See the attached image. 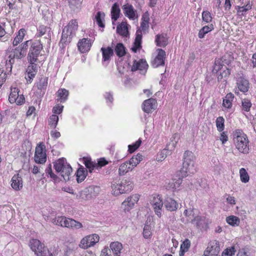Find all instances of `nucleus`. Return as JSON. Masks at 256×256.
I'll return each instance as SVG.
<instances>
[{
	"label": "nucleus",
	"instance_id": "55",
	"mask_svg": "<svg viewBox=\"0 0 256 256\" xmlns=\"http://www.w3.org/2000/svg\"><path fill=\"white\" fill-rule=\"evenodd\" d=\"M142 22H141L140 27L142 30H145L148 28L149 18L148 16L144 14L142 16Z\"/></svg>",
	"mask_w": 256,
	"mask_h": 256
},
{
	"label": "nucleus",
	"instance_id": "41",
	"mask_svg": "<svg viewBox=\"0 0 256 256\" xmlns=\"http://www.w3.org/2000/svg\"><path fill=\"white\" fill-rule=\"evenodd\" d=\"M18 89L16 88H12L11 92L9 96V101L10 103H14L16 102V98H18L19 94Z\"/></svg>",
	"mask_w": 256,
	"mask_h": 256
},
{
	"label": "nucleus",
	"instance_id": "24",
	"mask_svg": "<svg viewBox=\"0 0 256 256\" xmlns=\"http://www.w3.org/2000/svg\"><path fill=\"white\" fill-rule=\"evenodd\" d=\"M110 248L114 256H120L122 248V246L121 243L118 242H115L110 244Z\"/></svg>",
	"mask_w": 256,
	"mask_h": 256
},
{
	"label": "nucleus",
	"instance_id": "60",
	"mask_svg": "<svg viewBox=\"0 0 256 256\" xmlns=\"http://www.w3.org/2000/svg\"><path fill=\"white\" fill-rule=\"evenodd\" d=\"M224 70L222 72H220V74L218 76V80L222 79L223 78H226L230 74V70L227 67L224 66Z\"/></svg>",
	"mask_w": 256,
	"mask_h": 256
},
{
	"label": "nucleus",
	"instance_id": "28",
	"mask_svg": "<svg viewBox=\"0 0 256 256\" xmlns=\"http://www.w3.org/2000/svg\"><path fill=\"white\" fill-rule=\"evenodd\" d=\"M120 8L118 3H114L112 6L111 10L112 19L116 21L120 16Z\"/></svg>",
	"mask_w": 256,
	"mask_h": 256
},
{
	"label": "nucleus",
	"instance_id": "18",
	"mask_svg": "<svg viewBox=\"0 0 256 256\" xmlns=\"http://www.w3.org/2000/svg\"><path fill=\"white\" fill-rule=\"evenodd\" d=\"M11 182L12 187L16 190H20L22 188V179L19 174L14 175Z\"/></svg>",
	"mask_w": 256,
	"mask_h": 256
},
{
	"label": "nucleus",
	"instance_id": "44",
	"mask_svg": "<svg viewBox=\"0 0 256 256\" xmlns=\"http://www.w3.org/2000/svg\"><path fill=\"white\" fill-rule=\"evenodd\" d=\"M212 28H213L212 25H210V26H204L198 32V38H204V35L212 30Z\"/></svg>",
	"mask_w": 256,
	"mask_h": 256
},
{
	"label": "nucleus",
	"instance_id": "51",
	"mask_svg": "<svg viewBox=\"0 0 256 256\" xmlns=\"http://www.w3.org/2000/svg\"><path fill=\"white\" fill-rule=\"evenodd\" d=\"M79 198L83 200H88L92 198L88 188L84 189L80 192Z\"/></svg>",
	"mask_w": 256,
	"mask_h": 256
},
{
	"label": "nucleus",
	"instance_id": "48",
	"mask_svg": "<svg viewBox=\"0 0 256 256\" xmlns=\"http://www.w3.org/2000/svg\"><path fill=\"white\" fill-rule=\"evenodd\" d=\"M58 122V117L56 114L51 116L48 120V124L52 128H55Z\"/></svg>",
	"mask_w": 256,
	"mask_h": 256
},
{
	"label": "nucleus",
	"instance_id": "19",
	"mask_svg": "<svg viewBox=\"0 0 256 256\" xmlns=\"http://www.w3.org/2000/svg\"><path fill=\"white\" fill-rule=\"evenodd\" d=\"M91 46L90 40L85 38L80 40L78 44V50L82 53L88 51Z\"/></svg>",
	"mask_w": 256,
	"mask_h": 256
},
{
	"label": "nucleus",
	"instance_id": "23",
	"mask_svg": "<svg viewBox=\"0 0 256 256\" xmlns=\"http://www.w3.org/2000/svg\"><path fill=\"white\" fill-rule=\"evenodd\" d=\"M52 32L50 27L44 26H40L38 29L37 36L38 37H42L44 35L49 36L52 35Z\"/></svg>",
	"mask_w": 256,
	"mask_h": 256
},
{
	"label": "nucleus",
	"instance_id": "45",
	"mask_svg": "<svg viewBox=\"0 0 256 256\" xmlns=\"http://www.w3.org/2000/svg\"><path fill=\"white\" fill-rule=\"evenodd\" d=\"M226 220L229 224L232 226H238L240 222V219L234 216H230L227 217Z\"/></svg>",
	"mask_w": 256,
	"mask_h": 256
},
{
	"label": "nucleus",
	"instance_id": "32",
	"mask_svg": "<svg viewBox=\"0 0 256 256\" xmlns=\"http://www.w3.org/2000/svg\"><path fill=\"white\" fill-rule=\"evenodd\" d=\"M222 62L224 66L225 64L229 66L234 60L232 54L231 52L226 53L220 59Z\"/></svg>",
	"mask_w": 256,
	"mask_h": 256
},
{
	"label": "nucleus",
	"instance_id": "57",
	"mask_svg": "<svg viewBox=\"0 0 256 256\" xmlns=\"http://www.w3.org/2000/svg\"><path fill=\"white\" fill-rule=\"evenodd\" d=\"M142 143V140L139 139L137 140L134 144L132 145L128 146V150L130 153L133 152L134 150H136L140 145Z\"/></svg>",
	"mask_w": 256,
	"mask_h": 256
},
{
	"label": "nucleus",
	"instance_id": "29",
	"mask_svg": "<svg viewBox=\"0 0 256 256\" xmlns=\"http://www.w3.org/2000/svg\"><path fill=\"white\" fill-rule=\"evenodd\" d=\"M234 98V95L230 92L228 94L223 100L222 105L226 108H230L232 106V101L233 100Z\"/></svg>",
	"mask_w": 256,
	"mask_h": 256
},
{
	"label": "nucleus",
	"instance_id": "39",
	"mask_svg": "<svg viewBox=\"0 0 256 256\" xmlns=\"http://www.w3.org/2000/svg\"><path fill=\"white\" fill-rule=\"evenodd\" d=\"M252 8V5L250 3H248L246 6H236V9L237 10V14L238 16H244V13Z\"/></svg>",
	"mask_w": 256,
	"mask_h": 256
},
{
	"label": "nucleus",
	"instance_id": "11",
	"mask_svg": "<svg viewBox=\"0 0 256 256\" xmlns=\"http://www.w3.org/2000/svg\"><path fill=\"white\" fill-rule=\"evenodd\" d=\"M220 252L219 242L218 240H214L210 242L208 246L204 252L203 256H216Z\"/></svg>",
	"mask_w": 256,
	"mask_h": 256
},
{
	"label": "nucleus",
	"instance_id": "4",
	"mask_svg": "<svg viewBox=\"0 0 256 256\" xmlns=\"http://www.w3.org/2000/svg\"><path fill=\"white\" fill-rule=\"evenodd\" d=\"M78 27V22L74 20L70 22L68 25L64 27L62 30L60 43L66 44L70 42L72 35L74 34Z\"/></svg>",
	"mask_w": 256,
	"mask_h": 256
},
{
	"label": "nucleus",
	"instance_id": "9",
	"mask_svg": "<svg viewBox=\"0 0 256 256\" xmlns=\"http://www.w3.org/2000/svg\"><path fill=\"white\" fill-rule=\"evenodd\" d=\"M99 241V236L96 234H93L84 238L80 241V246L82 248L86 249L94 246Z\"/></svg>",
	"mask_w": 256,
	"mask_h": 256
},
{
	"label": "nucleus",
	"instance_id": "43",
	"mask_svg": "<svg viewBox=\"0 0 256 256\" xmlns=\"http://www.w3.org/2000/svg\"><path fill=\"white\" fill-rule=\"evenodd\" d=\"M68 96V91L64 88L60 89L58 92V96L59 98L60 102H65Z\"/></svg>",
	"mask_w": 256,
	"mask_h": 256
},
{
	"label": "nucleus",
	"instance_id": "34",
	"mask_svg": "<svg viewBox=\"0 0 256 256\" xmlns=\"http://www.w3.org/2000/svg\"><path fill=\"white\" fill-rule=\"evenodd\" d=\"M26 30L24 28H21L19 30L17 35L13 41V46H16L23 40L25 36Z\"/></svg>",
	"mask_w": 256,
	"mask_h": 256
},
{
	"label": "nucleus",
	"instance_id": "35",
	"mask_svg": "<svg viewBox=\"0 0 256 256\" xmlns=\"http://www.w3.org/2000/svg\"><path fill=\"white\" fill-rule=\"evenodd\" d=\"M191 222L196 225L198 228H202L206 224L205 218L199 216H196Z\"/></svg>",
	"mask_w": 256,
	"mask_h": 256
},
{
	"label": "nucleus",
	"instance_id": "38",
	"mask_svg": "<svg viewBox=\"0 0 256 256\" xmlns=\"http://www.w3.org/2000/svg\"><path fill=\"white\" fill-rule=\"evenodd\" d=\"M101 51L102 53V57L104 61L108 60L110 57L114 54L113 50L110 47H108L107 48H102Z\"/></svg>",
	"mask_w": 256,
	"mask_h": 256
},
{
	"label": "nucleus",
	"instance_id": "54",
	"mask_svg": "<svg viewBox=\"0 0 256 256\" xmlns=\"http://www.w3.org/2000/svg\"><path fill=\"white\" fill-rule=\"evenodd\" d=\"M224 120L222 116L218 117L216 120V126L219 132H222L224 129Z\"/></svg>",
	"mask_w": 256,
	"mask_h": 256
},
{
	"label": "nucleus",
	"instance_id": "36",
	"mask_svg": "<svg viewBox=\"0 0 256 256\" xmlns=\"http://www.w3.org/2000/svg\"><path fill=\"white\" fill-rule=\"evenodd\" d=\"M87 170L84 168H79L76 172V180L78 183L82 182L86 178Z\"/></svg>",
	"mask_w": 256,
	"mask_h": 256
},
{
	"label": "nucleus",
	"instance_id": "7",
	"mask_svg": "<svg viewBox=\"0 0 256 256\" xmlns=\"http://www.w3.org/2000/svg\"><path fill=\"white\" fill-rule=\"evenodd\" d=\"M46 160V147L42 142L39 144L36 148L34 154V160L36 162L43 164Z\"/></svg>",
	"mask_w": 256,
	"mask_h": 256
},
{
	"label": "nucleus",
	"instance_id": "59",
	"mask_svg": "<svg viewBox=\"0 0 256 256\" xmlns=\"http://www.w3.org/2000/svg\"><path fill=\"white\" fill-rule=\"evenodd\" d=\"M236 250L234 246L230 248H227L222 253V256H232L234 254Z\"/></svg>",
	"mask_w": 256,
	"mask_h": 256
},
{
	"label": "nucleus",
	"instance_id": "6",
	"mask_svg": "<svg viewBox=\"0 0 256 256\" xmlns=\"http://www.w3.org/2000/svg\"><path fill=\"white\" fill-rule=\"evenodd\" d=\"M42 48V44L41 41H37L32 44L28 55V59L30 64H34L37 60V58Z\"/></svg>",
	"mask_w": 256,
	"mask_h": 256
},
{
	"label": "nucleus",
	"instance_id": "16",
	"mask_svg": "<svg viewBox=\"0 0 256 256\" xmlns=\"http://www.w3.org/2000/svg\"><path fill=\"white\" fill-rule=\"evenodd\" d=\"M148 68V64L143 59L138 62H135L132 67V71L139 70L140 72L144 74Z\"/></svg>",
	"mask_w": 256,
	"mask_h": 256
},
{
	"label": "nucleus",
	"instance_id": "27",
	"mask_svg": "<svg viewBox=\"0 0 256 256\" xmlns=\"http://www.w3.org/2000/svg\"><path fill=\"white\" fill-rule=\"evenodd\" d=\"M69 218L64 216H58L52 220V222L56 225L66 227Z\"/></svg>",
	"mask_w": 256,
	"mask_h": 256
},
{
	"label": "nucleus",
	"instance_id": "50",
	"mask_svg": "<svg viewBox=\"0 0 256 256\" xmlns=\"http://www.w3.org/2000/svg\"><path fill=\"white\" fill-rule=\"evenodd\" d=\"M88 189L90 192V194L92 198L98 196L100 192V188L98 186H90L88 187Z\"/></svg>",
	"mask_w": 256,
	"mask_h": 256
},
{
	"label": "nucleus",
	"instance_id": "2",
	"mask_svg": "<svg viewBox=\"0 0 256 256\" xmlns=\"http://www.w3.org/2000/svg\"><path fill=\"white\" fill-rule=\"evenodd\" d=\"M30 44L31 42L30 40H27L15 48H8L6 54L8 56V58L10 59V62H13L15 58L21 59L24 58L26 56L28 44Z\"/></svg>",
	"mask_w": 256,
	"mask_h": 256
},
{
	"label": "nucleus",
	"instance_id": "22",
	"mask_svg": "<svg viewBox=\"0 0 256 256\" xmlns=\"http://www.w3.org/2000/svg\"><path fill=\"white\" fill-rule=\"evenodd\" d=\"M155 41L158 46H165L168 44V38L166 34H158Z\"/></svg>",
	"mask_w": 256,
	"mask_h": 256
},
{
	"label": "nucleus",
	"instance_id": "21",
	"mask_svg": "<svg viewBox=\"0 0 256 256\" xmlns=\"http://www.w3.org/2000/svg\"><path fill=\"white\" fill-rule=\"evenodd\" d=\"M156 100L154 98H149L144 101L143 103V110L146 113H150L152 110H154L156 106Z\"/></svg>",
	"mask_w": 256,
	"mask_h": 256
},
{
	"label": "nucleus",
	"instance_id": "5",
	"mask_svg": "<svg viewBox=\"0 0 256 256\" xmlns=\"http://www.w3.org/2000/svg\"><path fill=\"white\" fill-rule=\"evenodd\" d=\"M234 143L238 151L246 154L248 152V140L247 136L244 133L236 132L234 137Z\"/></svg>",
	"mask_w": 256,
	"mask_h": 256
},
{
	"label": "nucleus",
	"instance_id": "8",
	"mask_svg": "<svg viewBox=\"0 0 256 256\" xmlns=\"http://www.w3.org/2000/svg\"><path fill=\"white\" fill-rule=\"evenodd\" d=\"M30 246L32 250L38 256H44L46 254L48 250L44 248V244L37 239H32L30 242Z\"/></svg>",
	"mask_w": 256,
	"mask_h": 256
},
{
	"label": "nucleus",
	"instance_id": "30",
	"mask_svg": "<svg viewBox=\"0 0 256 256\" xmlns=\"http://www.w3.org/2000/svg\"><path fill=\"white\" fill-rule=\"evenodd\" d=\"M142 160V156L140 154L134 156L128 162L130 165L133 169Z\"/></svg>",
	"mask_w": 256,
	"mask_h": 256
},
{
	"label": "nucleus",
	"instance_id": "25",
	"mask_svg": "<svg viewBox=\"0 0 256 256\" xmlns=\"http://www.w3.org/2000/svg\"><path fill=\"white\" fill-rule=\"evenodd\" d=\"M142 36L140 31L136 32V37L134 43V46L132 48V50L134 52H136L138 49L141 48Z\"/></svg>",
	"mask_w": 256,
	"mask_h": 256
},
{
	"label": "nucleus",
	"instance_id": "26",
	"mask_svg": "<svg viewBox=\"0 0 256 256\" xmlns=\"http://www.w3.org/2000/svg\"><path fill=\"white\" fill-rule=\"evenodd\" d=\"M68 164L66 160L64 158H62L58 159L54 162V166L57 172H60L62 169L65 168L64 167H66V165Z\"/></svg>",
	"mask_w": 256,
	"mask_h": 256
},
{
	"label": "nucleus",
	"instance_id": "37",
	"mask_svg": "<svg viewBox=\"0 0 256 256\" xmlns=\"http://www.w3.org/2000/svg\"><path fill=\"white\" fill-rule=\"evenodd\" d=\"M117 32L121 36H126L128 34V30L126 24L124 22H122L118 25L116 28Z\"/></svg>",
	"mask_w": 256,
	"mask_h": 256
},
{
	"label": "nucleus",
	"instance_id": "10",
	"mask_svg": "<svg viewBox=\"0 0 256 256\" xmlns=\"http://www.w3.org/2000/svg\"><path fill=\"white\" fill-rule=\"evenodd\" d=\"M150 203L156 213L160 218L162 216V208L164 204L160 196H152L150 200Z\"/></svg>",
	"mask_w": 256,
	"mask_h": 256
},
{
	"label": "nucleus",
	"instance_id": "20",
	"mask_svg": "<svg viewBox=\"0 0 256 256\" xmlns=\"http://www.w3.org/2000/svg\"><path fill=\"white\" fill-rule=\"evenodd\" d=\"M164 206L166 209L170 212L175 211L178 209V204L171 198H166L164 201Z\"/></svg>",
	"mask_w": 256,
	"mask_h": 256
},
{
	"label": "nucleus",
	"instance_id": "42",
	"mask_svg": "<svg viewBox=\"0 0 256 256\" xmlns=\"http://www.w3.org/2000/svg\"><path fill=\"white\" fill-rule=\"evenodd\" d=\"M48 78L46 76H42L40 78L36 85L38 90H42L46 89L48 86Z\"/></svg>",
	"mask_w": 256,
	"mask_h": 256
},
{
	"label": "nucleus",
	"instance_id": "15",
	"mask_svg": "<svg viewBox=\"0 0 256 256\" xmlns=\"http://www.w3.org/2000/svg\"><path fill=\"white\" fill-rule=\"evenodd\" d=\"M158 54L152 62V66L154 68H158L160 66L164 64V59L166 58V52L162 49L158 50Z\"/></svg>",
	"mask_w": 256,
	"mask_h": 256
},
{
	"label": "nucleus",
	"instance_id": "49",
	"mask_svg": "<svg viewBox=\"0 0 256 256\" xmlns=\"http://www.w3.org/2000/svg\"><path fill=\"white\" fill-rule=\"evenodd\" d=\"M104 14L100 12H98L96 16V22L98 26L102 28H104V26L102 22V20L104 18Z\"/></svg>",
	"mask_w": 256,
	"mask_h": 256
},
{
	"label": "nucleus",
	"instance_id": "1",
	"mask_svg": "<svg viewBox=\"0 0 256 256\" xmlns=\"http://www.w3.org/2000/svg\"><path fill=\"white\" fill-rule=\"evenodd\" d=\"M196 157L193 152L186 150L184 154V162L180 172L182 176L188 175V173L194 174L196 172L194 160Z\"/></svg>",
	"mask_w": 256,
	"mask_h": 256
},
{
	"label": "nucleus",
	"instance_id": "17",
	"mask_svg": "<svg viewBox=\"0 0 256 256\" xmlns=\"http://www.w3.org/2000/svg\"><path fill=\"white\" fill-rule=\"evenodd\" d=\"M236 84L238 90L242 92H247L249 88L248 81L243 77L240 76L237 78Z\"/></svg>",
	"mask_w": 256,
	"mask_h": 256
},
{
	"label": "nucleus",
	"instance_id": "62",
	"mask_svg": "<svg viewBox=\"0 0 256 256\" xmlns=\"http://www.w3.org/2000/svg\"><path fill=\"white\" fill-rule=\"evenodd\" d=\"M151 234H152V232L150 230V228L149 226L146 224L144 228V231H143L144 236L146 238H148L151 236Z\"/></svg>",
	"mask_w": 256,
	"mask_h": 256
},
{
	"label": "nucleus",
	"instance_id": "13",
	"mask_svg": "<svg viewBox=\"0 0 256 256\" xmlns=\"http://www.w3.org/2000/svg\"><path fill=\"white\" fill-rule=\"evenodd\" d=\"M139 195L134 194L128 197L122 204L125 211L130 210L139 200Z\"/></svg>",
	"mask_w": 256,
	"mask_h": 256
},
{
	"label": "nucleus",
	"instance_id": "46",
	"mask_svg": "<svg viewBox=\"0 0 256 256\" xmlns=\"http://www.w3.org/2000/svg\"><path fill=\"white\" fill-rule=\"evenodd\" d=\"M115 52L119 57L124 56L126 53L124 45L122 43L118 44L115 48Z\"/></svg>",
	"mask_w": 256,
	"mask_h": 256
},
{
	"label": "nucleus",
	"instance_id": "61",
	"mask_svg": "<svg viewBox=\"0 0 256 256\" xmlns=\"http://www.w3.org/2000/svg\"><path fill=\"white\" fill-rule=\"evenodd\" d=\"M242 108L246 112H248L252 106L250 102L246 99H244L242 101Z\"/></svg>",
	"mask_w": 256,
	"mask_h": 256
},
{
	"label": "nucleus",
	"instance_id": "40",
	"mask_svg": "<svg viewBox=\"0 0 256 256\" xmlns=\"http://www.w3.org/2000/svg\"><path fill=\"white\" fill-rule=\"evenodd\" d=\"M65 168L62 169L60 172L62 176L66 181L70 180V176L72 172V168L68 164L66 165Z\"/></svg>",
	"mask_w": 256,
	"mask_h": 256
},
{
	"label": "nucleus",
	"instance_id": "33",
	"mask_svg": "<svg viewBox=\"0 0 256 256\" xmlns=\"http://www.w3.org/2000/svg\"><path fill=\"white\" fill-rule=\"evenodd\" d=\"M132 168L128 162H126L122 164L118 168V174L120 176H124L126 174L129 170H132Z\"/></svg>",
	"mask_w": 256,
	"mask_h": 256
},
{
	"label": "nucleus",
	"instance_id": "64",
	"mask_svg": "<svg viewBox=\"0 0 256 256\" xmlns=\"http://www.w3.org/2000/svg\"><path fill=\"white\" fill-rule=\"evenodd\" d=\"M26 72L28 74H36V65H33V64H31L30 66H29L26 68Z\"/></svg>",
	"mask_w": 256,
	"mask_h": 256
},
{
	"label": "nucleus",
	"instance_id": "3",
	"mask_svg": "<svg viewBox=\"0 0 256 256\" xmlns=\"http://www.w3.org/2000/svg\"><path fill=\"white\" fill-rule=\"evenodd\" d=\"M134 182L131 179H124L119 183L113 184L112 185V194L118 196L132 190L134 188Z\"/></svg>",
	"mask_w": 256,
	"mask_h": 256
},
{
	"label": "nucleus",
	"instance_id": "52",
	"mask_svg": "<svg viewBox=\"0 0 256 256\" xmlns=\"http://www.w3.org/2000/svg\"><path fill=\"white\" fill-rule=\"evenodd\" d=\"M184 215L186 216V221L192 222L194 220V210L192 209L186 210L184 212Z\"/></svg>",
	"mask_w": 256,
	"mask_h": 256
},
{
	"label": "nucleus",
	"instance_id": "58",
	"mask_svg": "<svg viewBox=\"0 0 256 256\" xmlns=\"http://www.w3.org/2000/svg\"><path fill=\"white\" fill-rule=\"evenodd\" d=\"M202 20L206 22H210L212 20V17L211 16V14L209 12L204 11L203 12L202 14Z\"/></svg>",
	"mask_w": 256,
	"mask_h": 256
},
{
	"label": "nucleus",
	"instance_id": "14",
	"mask_svg": "<svg viewBox=\"0 0 256 256\" xmlns=\"http://www.w3.org/2000/svg\"><path fill=\"white\" fill-rule=\"evenodd\" d=\"M124 15L130 19L134 20L138 18L136 11L134 10L132 5L126 4L122 6Z\"/></svg>",
	"mask_w": 256,
	"mask_h": 256
},
{
	"label": "nucleus",
	"instance_id": "53",
	"mask_svg": "<svg viewBox=\"0 0 256 256\" xmlns=\"http://www.w3.org/2000/svg\"><path fill=\"white\" fill-rule=\"evenodd\" d=\"M224 66L219 59L216 60L212 70V72L216 74L221 69L224 68Z\"/></svg>",
	"mask_w": 256,
	"mask_h": 256
},
{
	"label": "nucleus",
	"instance_id": "47",
	"mask_svg": "<svg viewBox=\"0 0 256 256\" xmlns=\"http://www.w3.org/2000/svg\"><path fill=\"white\" fill-rule=\"evenodd\" d=\"M240 180L242 182L246 183L249 181V176L244 168H242L240 169Z\"/></svg>",
	"mask_w": 256,
	"mask_h": 256
},
{
	"label": "nucleus",
	"instance_id": "63",
	"mask_svg": "<svg viewBox=\"0 0 256 256\" xmlns=\"http://www.w3.org/2000/svg\"><path fill=\"white\" fill-rule=\"evenodd\" d=\"M6 78V72H4V70L0 69V86H1L3 83L5 82Z\"/></svg>",
	"mask_w": 256,
	"mask_h": 256
},
{
	"label": "nucleus",
	"instance_id": "12",
	"mask_svg": "<svg viewBox=\"0 0 256 256\" xmlns=\"http://www.w3.org/2000/svg\"><path fill=\"white\" fill-rule=\"evenodd\" d=\"M176 144L175 141H171L159 154H158L156 159L158 161H162L165 159L168 155L172 154V151L174 150Z\"/></svg>",
	"mask_w": 256,
	"mask_h": 256
},
{
	"label": "nucleus",
	"instance_id": "31",
	"mask_svg": "<svg viewBox=\"0 0 256 256\" xmlns=\"http://www.w3.org/2000/svg\"><path fill=\"white\" fill-rule=\"evenodd\" d=\"M82 227V224L81 222L72 218H68L66 228L74 230H78Z\"/></svg>",
	"mask_w": 256,
	"mask_h": 256
},
{
	"label": "nucleus",
	"instance_id": "56",
	"mask_svg": "<svg viewBox=\"0 0 256 256\" xmlns=\"http://www.w3.org/2000/svg\"><path fill=\"white\" fill-rule=\"evenodd\" d=\"M52 36V35H50L49 36H48L46 35H44L42 36V40L39 41H41V43L42 44V45L44 44V46L50 47Z\"/></svg>",
	"mask_w": 256,
	"mask_h": 256
}]
</instances>
